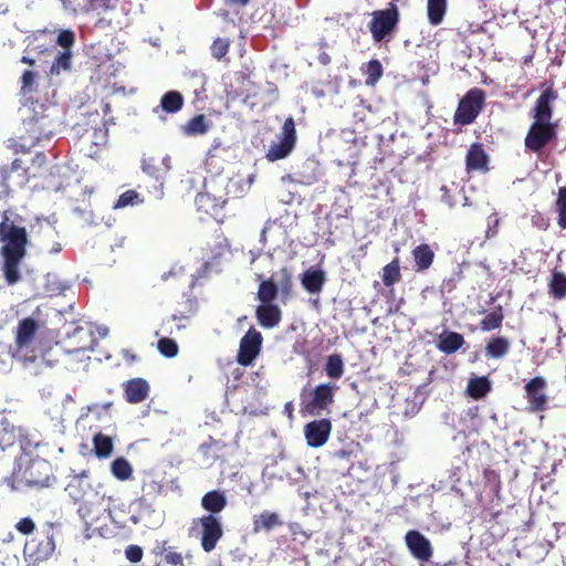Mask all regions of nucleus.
<instances>
[{
	"label": "nucleus",
	"instance_id": "1",
	"mask_svg": "<svg viewBox=\"0 0 566 566\" xmlns=\"http://www.w3.org/2000/svg\"><path fill=\"white\" fill-rule=\"evenodd\" d=\"M0 219L2 274L8 285H14L22 279L21 263L30 243L28 222L13 208L2 210Z\"/></svg>",
	"mask_w": 566,
	"mask_h": 566
},
{
	"label": "nucleus",
	"instance_id": "2",
	"mask_svg": "<svg viewBox=\"0 0 566 566\" xmlns=\"http://www.w3.org/2000/svg\"><path fill=\"white\" fill-rule=\"evenodd\" d=\"M40 324L32 316L19 321L14 329V342L10 346L11 356L24 367L39 360L46 366H53L48 357L50 350L44 352L36 342Z\"/></svg>",
	"mask_w": 566,
	"mask_h": 566
},
{
	"label": "nucleus",
	"instance_id": "3",
	"mask_svg": "<svg viewBox=\"0 0 566 566\" xmlns=\"http://www.w3.org/2000/svg\"><path fill=\"white\" fill-rule=\"evenodd\" d=\"M56 124L46 114H34L23 120L21 134L10 139L14 153H29L39 143L50 139L55 133Z\"/></svg>",
	"mask_w": 566,
	"mask_h": 566
},
{
	"label": "nucleus",
	"instance_id": "4",
	"mask_svg": "<svg viewBox=\"0 0 566 566\" xmlns=\"http://www.w3.org/2000/svg\"><path fill=\"white\" fill-rule=\"evenodd\" d=\"M57 527H60L59 523H46L41 532L25 543V556L33 562H44L52 557L56 548Z\"/></svg>",
	"mask_w": 566,
	"mask_h": 566
},
{
	"label": "nucleus",
	"instance_id": "5",
	"mask_svg": "<svg viewBox=\"0 0 566 566\" xmlns=\"http://www.w3.org/2000/svg\"><path fill=\"white\" fill-rule=\"evenodd\" d=\"M279 282H274L272 279H263L262 274H256L255 279L260 281L256 297L260 303H273L279 293L282 298L286 300L291 296L293 291V276L287 268H282L279 272Z\"/></svg>",
	"mask_w": 566,
	"mask_h": 566
},
{
	"label": "nucleus",
	"instance_id": "6",
	"mask_svg": "<svg viewBox=\"0 0 566 566\" xmlns=\"http://www.w3.org/2000/svg\"><path fill=\"white\" fill-rule=\"evenodd\" d=\"M196 531L200 538V546L206 553L214 551L224 534L220 517L212 514H206L193 520L190 533L192 534Z\"/></svg>",
	"mask_w": 566,
	"mask_h": 566
},
{
	"label": "nucleus",
	"instance_id": "7",
	"mask_svg": "<svg viewBox=\"0 0 566 566\" xmlns=\"http://www.w3.org/2000/svg\"><path fill=\"white\" fill-rule=\"evenodd\" d=\"M399 10L395 3H389L388 8L375 10L371 13V20L368 23L369 32L375 42L387 40L397 29L399 23Z\"/></svg>",
	"mask_w": 566,
	"mask_h": 566
},
{
	"label": "nucleus",
	"instance_id": "8",
	"mask_svg": "<svg viewBox=\"0 0 566 566\" xmlns=\"http://www.w3.org/2000/svg\"><path fill=\"white\" fill-rule=\"evenodd\" d=\"M485 104V93L483 90L474 87L469 90L460 99L458 108L453 116L454 124L470 125L472 124Z\"/></svg>",
	"mask_w": 566,
	"mask_h": 566
},
{
	"label": "nucleus",
	"instance_id": "9",
	"mask_svg": "<svg viewBox=\"0 0 566 566\" xmlns=\"http://www.w3.org/2000/svg\"><path fill=\"white\" fill-rule=\"evenodd\" d=\"M279 142L273 143L266 154L265 158L269 161H276L286 158L295 148L297 135L295 122L292 116L287 117L277 135Z\"/></svg>",
	"mask_w": 566,
	"mask_h": 566
},
{
	"label": "nucleus",
	"instance_id": "10",
	"mask_svg": "<svg viewBox=\"0 0 566 566\" xmlns=\"http://www.w3.org/2000/svg\"><path fill=\"white\" fill-rule=\"evenodd\" d=\"M557 138V125L534 120L524 139L526 150L539 154L549 143Z\"/></svg>",
	"mask_w": 566,
	"mask_h": 566
},
{
	"label": "nucleus",
	"instance_id": "11",
	"mask_svg": "<svg viewBox=\"0 0 566 566\" xmlns=\"http://www.w3.org/2000/svg\"><path fill=\"white\" fill-rule=\"evenodd\" d=\"M338 386L334 382H324L317 385L311 391V398L305 403V410L310 415H321L322 411L327 410L335 401V394Z\"/></svg>",
	"mask_w": 566,
	"mask_h": 566
},
{
	"label": "nucleus",
	"instance_id": "12",
	"mask_svg": "<svg viewBox=\"0 0 566 566\" xmlns=\"http://www.w3.org/2000/svg\"><path fill=\"white\" fill-rule=\"evenodd\" d=\"M28 180V168L22 166L20 159H14L10 167L2 168L0 171V184L3 187L0 199L10 197L13 187H22Z\"/></svg>",
	"mask_w": 566,
	"mask_h": 566
},
{
	"label": "nucleus",
	"instance_id": "13",
	"mask_svg": "<svg viewBox=\"0 0 566 566\" xmlns=\"http://www.w3.org/2000/svg\"><path fill=\"white\" fill-rule=\"evenodd\" d=\"M546 388L547 381L542 376H536L525 384L524 390L528 403V412H543L547 409L548 397L545 392Z\"/></svg>",
	"mask_w": 566,
	"mask_h": 566
},
{
	"label": "nucleus",
	"instance_id": "14",
	"mask_svg": "<svg viewBox=\"0 0 566 566\" xmlns=\"http://www.w3.org/2000/svg\"><path fill=\"white\" fill-rule=\"evenodd\" d=\"M263 337L254 327H250L240 340L237 361L242 366H249L260 354Z\"/></svg>",
	"mask_w": 566,
	"mask_h": 566
},
{
	"label": "nucleus",
	"instance_id": "15",
	"mask_svg": "<svg viewBox=\"0 0 566 566\" xmlns=\"http://www.w3.org/2000/svg\"><path fill=\"white\" fill-rule=\"evenodd\" d=\"M50 476L51 465L49 461L41 458L32 459L23 471V479L32 486H48Z\"/></svg>",
	"mask_w": 566,
	"mask_h": 566
},
{
	"label": "nucleus",
	"instance_id": "16",
	"mask_svg": "<svg viewBox=\"0 0 566 566\" xmlns=\"http://www.w3.org/2000/svg\"><path fill=\"white\" fill-rule=\"evenodd\" d=\"M332 432V422L329 419L313 420L305 424L304 436L306 442L312 448L323 447Z\"/></svg>",
	"mask_w": 566,
	"mask_h": 566
},
{
	"label": "nucleus",
	"instance_id": "17",
	"mask_svg": "<svg viewBox=\"0 0 566 566\" xmlns=\"http://www.w3.org/2000/svg\"><path fill=\"white\" fill-rule=\"evenodd\" d=\"M75 14L101 13L114 8L117 0H61Z\"/></svg>",
	"mask_w": 566,
	"mask_h": 566
},
{
	"label": "nucleus",
	"instance_id": "18",
	"mask_svg": "<svg viewBox=\"0 0 566 566\" xmlns=\"http://www.w3.org/2000/svg\"><path fill=\"white\" fill-rule=\"evenodd\" d=\"M406 545L412 556L419 560L428 562L432 556V547L429 539L418 531H409L406 536Z\"/></svg>",
	"mask_w": 566,
	"mask_h": 566
},
{
	"label": "nucleus",
	"instance_id": "19",
	"mask_svg": "<svg viewBox=\"0 0 566 566\" xmlns=\"http://www.w3.org/2000/svg\"><path fill=\"white\" fill-rule=\"evenodd\" d=\"M125 400L128 403H140L145 401L150 392V386L144 378H132L122 385Z\"/></svg>",
	"mask_w": 566,
	"mask_h": 566
},
{
	"label": "nucleus",
	"instance_id": "20",
	"mask_svg": "<svg viewBox=\"0 0 566 566\" xmlns=\"http://www.w3.org/2000/svg\"><path fill=\"white\" fill-rule=\"evenodd\" d=\"M558 97L557 92L553 87L546 88L535 102L533 108V118L536 122L552 123L553 107L552 103Z\"/></svg>",
	"mask_w": 566,
	"mask_h": 566
},
{
	"label": "nucleus",
	"instance_id": "21",
	"mask_svg": "<svg viewBox=\"0 0 566 566\" xmlns=\"http://www.w3.org/2000/svg\"><path fill=\"white\" fill-rule=\"evenodd\" d=\"M92 489L90 472L84 470L80 474L72 476L65 488V492L75 503H77L84 501Z\"/></svg>",
	"mask_w": 566,
	"mask_h": 566
},
{
	"label": "nucleus",
	"instance_id": "22",
	"mask_svg": "<svg viewBox=\"0 0 566 566\" xmlns=\"http://www.w3.org/2000/svg\"><path fill=\"white\" fill-rule=\"evenodd\" d=\"M255 317L263 328L271 329L282 321V310L274 303H260L255 308Z\"/></svg>",
	"mask_w": 566,
	"mask_h": 566
},
{
	"label": "nucleus",
	"instance_id": "23",
	"mask_svg": "<svg viewBox=\"0 0 566 566\" xmlns=\"http://www.w3.org/2000/svg\"><path fill=\"white\" fill-rule=\"evenodd\" d=\"M489 156L481 143H473L465 156L468 171L488 170Z\"/></svg>",
	"mask_w": 566,
	"mask_h": 566
},
{
	"label": "nucleus",
	"instance_id": "24",
	"mask_svg": "<svg viewBox=\"0 0 566 566\" xmlns=\"http://www.w3.org/2000/svg\"><path fill=\"white\" fill-rule=\"evenodd\" d=\"M411 254L413 258V266L416 272L427 271L430 269L434 260V252L427 243H421L413 248Z\"/></svg>",
	"mask_w": 566,
	"mask_h": 566
},
{
	"label": "nucleus",
	"instance_id": "25",
	"mask_svg": "<svg viewBox=\"0 0 566 566\" xmlns=\"http://www.w3.org/2000/svg\"><path fill=\"white\" fill-rule=\"evenodd\" d=\"M227 504L224 493L218 490L207 492L201 499L202 509L216 516L226 509Z\"/></svg>",
	"mask_w": 566,
	"mask_h": 566
},
{
	"label": "nucleus",
	"instance_id": "26",
	"mask_svg": "<svg viewBox=\"0 0 566 566\" xmlns=\"http://www.w3.org/2000/svg\"><path fill=\"white\" fill-rule=\"evenodd\" d=\"M283 525L280 515L275 512L263 511L253 516V532H271L273 528Z\"/></svg>",
	"mask_w": 566,
	"mask_h": 566
},
{
	"label": "nucleus",
	"instance_id": "27",
	"mask_svg": "<svg viewBox=\"0 0 566 566\" xmlns=\"http://www.w3.org/2000/svg\"><path fill=\"white\" fill-rule=\"evenodd\" d=\"M465 344L463 335L457 332H444L439 337L438 349L447 355L458 352Z\"/></svg>",
	"mask_w": 566,
	"mask_h": 566
},
{
	"label": "nucleus",
	"instance_id": "28",
	"mask_svg": "<svg viewBox=\"0 0 566 566\" xmlns=\"http://www.w3.org/2000/svg\"><path fill=\"white\" fill-rule=\"evenodd\" d=\"M195 203L199 211L213 216L224 207L227 200L217 199L208 192H199L196 196Z\"/></svg>",
	"mask_w": 566,
	"mask_h": 566
},
{
	"label": "nucleus",
	"instance_id": "29",
	"mask_svg": "<svg viewBox=\"0 0 566 566\" xmlns=\"http://www.w3.org/2000/svg\"><path fill=\"white\" fill-rule=\"evenodd\" d=\"M492 389L486 376L471 378L467 386V395L474 400L484 398Z\"/></svg>",
	"mask_w": 566,
	"mask_h": 566
},
{
	"label": "nucleus",
	"instance_id": "30",
	"mask_svg": "<svg viewBox=\"0 0 566 566\" xmlns=\"http://www.w3.org/2000/svg\"><path fill=\"white\" fill-rule=\"evenodd\" d=\"M211 123L207 119L205 114H198L190 118L182 127L181 130L186 136H199L209 132Z\"/></svg>",
	"mask_w": 566,
	"mask_h": 566
},
{
	"label": "nucleus",
	"instance_id": "31",
	"mask_svg": "<svg viewBox=\"0 0 566 566\" xmlns=\"http://www.w3.org/2000/svg\"><path fill=\"white\" fill-rule=\"evenodd\" d=\"M229 243L227 239H222L220 241H217L214 244L209 245V253L208 260L203 263L202 268L206 271L213 270L217 265L220 264V260L224 256V254L229 250Z\"/></svg>",
	"mask_w": 566,
	"mask_h": 566
},
{
	"label": "nucleus",
	"instance_id": "32",
	"mask_svg": "<svg viewBox=\"0 0 566 566\" xmlns=\"http://www.w3.org/2000/svg\"><path fill=\"white\" fill-rule=\"evenodd\" d=\"M485 355L489 358L500 359L510 350V340L506 337H491L485 345Z\"/></svg>",
	"mask_w": 566,
	"mask_h": 566
},
{
	"label": "nucleus",
	"instance_id": "33",
	"mask_svg": "<svg viewBox=\"0 0 566 566\" xmlns=\"http://www.w3.org/2000/svg\"><path fill=\"white\" fill-rule=\"evenodd\" d=\"M325 283V274L321 270H307L302 276L303 287L312 294L319 293Z\"/></svg>",
	"mask_w": 566,
	"mask_h": 566
},
{
	"label": "nucleus",
	"instance_id": "34",
	"mask_svg": "<svg viewBox=\"0 0 566 566\" xmlns=\"http://www.w3.org/2000/svg\"><path fill=\"white\" fill-rule=\"evenodd\" d=\"M400 260L396 256L391 262L386 264L381 270V281L386 287H391L401 281Z\"/></svg>",
	"mask_w": 566,
	"mask_h": 566
},
{
	"label": "nucleus",
	"instance_id": "35",
	"mask_svg": "<svg viewBox=\"0 0 566 566\" xmlns=\"http://www.w3.org/2000/svg\"><path fill=\"white\" fill-rule=\"evenodd\" d=\"M360 70L366 76L365 84L367 86H375L384 74L382 65L377 59H373L369 62L363 64Z\"/></svg>",
	"mask_w": 566,
	"mask_h": 566
},
{
	"label": "nucleus",
	"instance_id": "36",
	"mask_svg": "<svg viewBox=\"0 0 566 566\" xmlns=\"http://www.w3.org/2000/svg\"><path fill=\"white\" fill-rule=\"evenodd\" d=\"M549 295L554 300H564L566 297V274L554 271L548 283Z\"/></svg>",
	"mask_w": 566,
	"mask_h": 566
},
{
	"label": "nucleus",
	"instance_id": "37",
	"mask_svg": "<svg viewBox=\"0 0 566 566\" xmlns=\"http://www.w3.org/2000/svg\"><path fill=\"white\" fill-rule=\"evenodd\" d=\"M184 104V97L178 91H169L165 93L160 99L161 109L169 114L179 112Z\"/></svg>",
	"mask_w": 566,
	"mask_h": 566
},
{
	"label": "nucleus",
	"instance_id": "38",
	"mask_svg": "<svg viewBox=\"0 0 566 566\" xmlns=\"http://www.w3.org/2000/svg\"><path fill=\"white\" fill-rule=\"evenodd\" d=\"M325 374L331 379H340L345 371L344 360L340 354L329 355L325 363Z\"/></svg>",
	"mask_w": 566,
	"mask_h": 566
},
{
	"label": "nucleus",
	"instance_id": "39",
	"mask_svg": "<svg viewBox=\"0 0 566 566\" xmlns=\"http://www.w3.org/2000/svg\"><path fill=\"white\" fill-rule=\"evenodd\" d=\"M447 0H428L427 14L430 24L438 25L443 21Z\"/></svg>",
	"mask_w": 566,
	"mask_h": 566
},
{
	"label": "nucleus",
	"instance_id": "40",
	"mask_svg": "<svg viewBox=\"0 0 566 566\" xmlns=\"http://www.w3.org/2000/svg\"><path fill=\"white\" fill-rule=\"evenodd\" d=\"M112 474L119 481H127L133 475V467L124 457L116 458L111 463Z\"/></svg>",
	"mask_w": 566,
	"mask_h": 566
},
{
	"label": "nucleus",
	"instance_id": "41",
	"mask_svg": "<svg viewBox=\"0 0 566 566\" xmlns=\"http://www.w3.org/2000/svg\"><path fill=\"white\" fill-rule=\"evenodd\" d=\"M163 492V485L154 480H145L142 485V495L138 501L143 504H149Z\"/></svg>",
	"mask_w": 566,
	"mask_h": 566
},
{
	"label": "nucleus",
	"instance_id": "42",
	"mask_svg": "<svg viewBox=\"0 0 566 566\" xmlns=\"http://www.w3.org/2000/svg\"><path fill=\"white\" fill-rule=\"evenodd\" d=\"M504 319L502 306H497L495 310L486 314L480 322V328L483 332H491L502 326Z\"/></svg>",
	"mask_w": 566,
	"mask_h": 566
},
{
	"label": "nucleus",
	"instance_id": "43",
	"mask_svg": "<svg viewBox=\"0 0 566 566\" xmlns=\"http://www.w3.org/2000/svg\"><path fill=\"white\" fill-rule=\"evenodd\" d=\"M94 451L98 458H108L114 449L113 440L111 437L103 433H97L93 439Z\"/></svg>",
	"mask_w": 566,
	"mask_h": 566
},
{
	"label": "nucleus",
	"instance_id": "44",
	"mask_svg": "<svg viewBox=\"0 0 566 566\" xmlns=\"http://www.w3.org/2000/svg\"><path fill=\"white\" fill-rule=\"evenodd\" d=\"M72 51H60L51 65L50 73L57 75L61 72L70 71L72 66Z\"/></svg>",
	"mask_w": 566,
	"mask_h": 566
},
{
	"label": "nucleus",
	"instance_id": "45",
	"mask_svg": "<svg viewBox=\"0 0 566 566\" xmlns=\"http://www.w3.org/2000/svg\"><path fill=\"white\" fill-rule=\"evenodd\" d=\"M555 211L557 213L558 228L566 230V186L558 188Z\"/></svg>",
	"mask_w": 566,
	"mask_h": 566
},
{
	"label": "nucleus",
	"instance_id": "46",
	"mask_svg": "<svg viewBox=\"0 0 566 566\" xmlns=\"http://www.w3.org/2000/svg\"><path fill=\"white\" fill-rule=\"evenodd\" d=\"M142 202L143 199L136 190H126L118 197L117 201L114 203V209H122L128 206H136Z\"/></svg>",
	"mask_w": 566,
	"mask_h": 566
},
{
	"label": "nucleus",
	"instance_id": "47",
	"mask_svg": "<svg viewBox=\"0 0 566 566\" xmlns=\"http://www.w3.org/2000/svg\"><path fill=\"white\" fill-rule=\"evenodd\" d=\"M157 347H158L159 353L167 358L176 357L179 352V347H178L177 343L172 338H169V337H161L158 340Z\"/></svg>",
	"mask_w": 566,
	"mask_h": 566
},
{
	"label": "nucleus",
	"instance_id": "48",
	"mask_svg": "<svg viewBox=\"0 0 566 566\" xmlns=\"http://www.w3.org/2000/svg\"><path fill=\"white\" fill-rule=\"evenodd\" d=\"M38 73L31 70H25L21 75L20 91L23 95L30 94L36 88Z\"/></svg>",
	"mask_w": 566,
	"mask_h": 566
},
{
	"label": "nucleus",
	"instance_id": "49",
	"mask_svg": "<svg viewBox=\"0 0 566 566\" xmlns=\"http://www.w3.org/2000/svg\"><path fill=\"white\" fill-rule=\"evenodd\" d=\"M229 49L230 40L228 38H217L210 46L211 55L217 60L224 57Z\"/></svg>",
	"mask_w": 566,
	"mask_h": 566
},
{
	"label": "nucleus",
	"instance_id": "50",
	"mask_svg": "<svg viewBox=\"0 0 566 566\" xmlns=\"http://www.w3.org/2000/svg\"><path fill=\"white\" fill-rule=\"evenodd\" d=\"M142 168H143V171L145 174H147L148 176L155 178L157 181L159 180H163L164 179V170L156 164V159L150 157V158H145L143 159V165H142Z\"/></svg>",
	"mask_w": 566,
	"mask_h": 566
},
{
	"label": "nucleus",
	"instance_id": "51",
	"mask_svg": "<svg viewBox=\"0 0 566 566\" xmlns=\"http://www.w3.org/2000/svg\"><path fill=\"white\" fill-rule=\"evenodd\" d=\"M160 553L164 555V562L171 566H185L184 556L175 547H163Z\"/></svg>",
	"mask_w": 566,
	"mask_h": 566
},
{
	"label": "nucleus",
	"instance_id": "52",
	"mask_svg": "<svg viewBox=\"0 0 566 566\" xmlns=\"http://www.w3.org/2000/svg\"><path fill=\"white\" fill-rule=\"evenodd\" d=\"M56 43L65 51H71V48L75 43V34L72 30H62L56 39Z\"/></svg>",
	"mask_w": 566,
	"mask_h": 566
},
{
	"label": "nucleus",
	"instance_id": "53",
	"mask_svg": "<svg viewBox=\"0 0 566 566\" xmlns=\"http://www.w3.org/2000/svg\"><path fill=\"white\" fill-rule=\"evenodd\" d=\"M143 556H144V551L139 545L132 544L125 548V557L130 563H134V564L139 563L143 559Z\"/></svg>",
	"mask_w": 566,
	"mask_h": 566
},
{
	"label": "nucleus",
	"instance_id": "54",
	"mask_svg": "<svg viewBox=\"0 0 566 566\" xmlns=\"http://www.w3.org/2000/svg\"><path fill=\"white\" fill-rule=\"evenodd\" d=\"M15 528L23 535H30L35 530V523L31 517H23L15 524Z\"/></svg>",
	"mask_w": 566,
	"mask_h": 566
},
{
	"label": "nucleus",
	"instance_id": "55",
	"mask_svg": "<svg viewBox=\"0 0 566 566\" xmlns=\"http://www.w3.org/2000/svg\"><path fill=\"white\" fill-rule=\"evenodd\" d=\"M462 279V271H458L452 277L442 281V289L451 292Z\"/></svg>",
	"mask_w": 566,
	"mask_h": 566
},
{
	"label": "nucleus",
	"instance_id": "56",
	"mask_svg": "<svg viewBox=\"0 0 566 566\" xmlns=\"http://www.w3.org/2000/svg\"><path fill=\"white\" fill-rule=\"evenodd\" d=\"M483 478L488 483L495 485V486H499L501 483L499 473L491 468L484 469Z\"/></svg>",
	"mask_w": 566,
	"mask_h": 566
},
{
	"label": "nucleus",
	"instance_id": "57",
	"mask_svg": "<svg viewBox=\"0 0 566 566\" xmlns=\"http://www.w3.org/2000/svg\"><path fill=\"white\" fill-rule=\"evenodd\" d=\"M220 147V142L219 140H214L213 142V145L211 146V148L208 150V158L207 160H210L212 159L213 157H216V153H217V149Z\"/></svg>",
	"mask_w": 566,
	"mask_h": 566
},
{
	"label": "nucleus",
	"instance_id": "58",
	"mask_svg": "<svg viewBox=\"0 0 566 566\" xmlns=\"http://www.w3.org/2000/svg\"><path fill=\"white\" fill-rule=\"evenodd\" d=\"M20 62L23 64H28L30 66H33L35 64V61L29 56H22Z\"/></svg>",
	"mask_w": 566,
	"mask_h": 566
},
{
	"label": "nucleus",
	"instance_id": "59",
	"mask_svg": "<svg viewBox=\"0 0 566 566\" xmlns=\"http://www.w3.org/2000/svg\"><path fill=\"white\" fill-rule=\"evenodd\" d=\"M86 348H87V346L83 345V346H78V347H75L72 349H64V350L69 354H72V353H77V352H84Z\"/></svg>",
	"mask_w": 566,
	"mask_h": 566
},
{
	"label": "nucleus",
	"instance_id": "60",
	"mask_svg": "<svg viewBox=\"0 0 566 566\" xmlns=\"http://www.w3.org/2000/svg\"><path fill=\"white\" fill-rule=\"evenodd\" d=\"M227 2L244 7L250 2V0H227Z\"/></svg>",
	"mask_w": 566,
	"mask_h": 566
},
{
	"label": "nucleus",
	"instance_id": "61",
	"mask_svg": "<svg viewBox=\"0 0 566 566\" xmlns=\"http://www.w3.org/2000/svg\"><path fill=\"white\" fill-rule=\"evenodd\" d=\"M54 252L61 251V245L56 243V245L53 248Z\"/></svg>",
	"mask_w": 566,
	"mask_h": 566
},
{
	"label": "nucleus",
	"instance_id": "62",
	"mask_svg": "<svg viewBox=\"0 0 566 566\" xmlns=\"http://www.w3.org/2000/svg\"><path fill=\"white\" fill-rule=\"evenodd\" d=\"M258 258H259V254H253V256L251 259V263H254Z\"/></svg>",
	"mask_w": 566,
	"mask_h": 566
},
{
	"label": "nucleus",
	"instance_id": "63",
	"mask_svg": "<svg viewBox=\"0 0 566 566\" xmlns=\"http://www.w3.org/2000/svg\"><path fill=\"white\" fill-rule=\"evenodd\" d=\"M82 332H83V328H81V327H77V328L75 329V333H82Z\"/></svg>",
	"mask_w": 566,
	"mask_h": 566
},
{
	"label": "nucleus",
	"instance_id": "64",
	"mask_svg": "<svg viewBox=\"0 0 566 566\" xmlns=\"http://www.w3.org/2000/svg\"><path fill=\"white\" fill-rule=\"evenodd\" d=\"M177 319V316L176 315H172L171 316V321H176Z\"/></svg>",
	"mask_w": 566,
	"mask_h": 566
}]
</instances>
